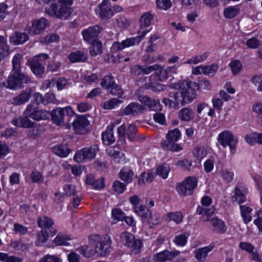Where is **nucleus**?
Instances as JSON below:
<instances>
[{
	"label": "nucleus",
	"instance_id": "8",
	"mask_svg": "<svg viewBox=\"0 0 262 262\" xmlns=\"http://www.w3.org/2000/svg\"><path fill=\"white\" fill-rule=\"evenodd\" d=\"M98 151V147L97 145L83 148L76 152L74 159L78 163H81L87 160H91L95 157Z\"/></svg>",
	"mask_w": 262,
	"mask_h": 262
},
{
	"label": "nucleus",
	"instance_id": "7",
	"mask_svg": "<svg viewBox=\"0 0 262 262\" xmlns=\"http://www.w3.org/2000/svg\"><path fill=\"white\" fill-rule=\"evenodd\" d=\"M148 30L143 31L142 34L136 37H130L123 40L121 42L119 41L114 42L111 48L112 52L115 53L121 51L125 48L138 44L144 37Z\"/></svg>",
	"mask_w": 262,
	"mask_h": 262
},
{
	"label": "nucleus",
	"instance_id": "64",
	"mask_svg": "<svg viewBox=\"0 0 262 262\" xmlns=\"http://www.w3.org/2000/svg\"><path fill=\"white\" fill-rule=\"evenodd\" d=\"M257 217L254 221V224L257 226L259 231L262 232V210L257 212Z\"/></svg>",
	"mask_w": 262,
	"mask_h": 262
},
{
	"label": "nucleus",
	"instance_id": "61",
	"mask_svg": "<svg viewBox=\"0 0 262 262\" xmlns=\"http://www.w3.org/2000/svg\"><path fill=\"white\" fill-rule=\"evenodd\" d=\"M42 262H61V259L55 255H47L41 259Z\"/></svg>",
	"mask_w": 262,
	"mask_h": 262
},
{
	"label": "nucleus",
	"instance_id": "41",
	"mask_svg": "<svg viewBox=\"0 0 262 262\" xmlns=\"http://www.w3.org/2000/svg\"><path fill=\"white\" fill-rule=\"evenodd\" d=\"M207 154V150L204 147H195L193 150V156L199 162H200L202 159L205 157Z\"/></svg>",
	"mask_w": 262,
	"mask_h": 262
},
{
	"label": "nucleus",
	"instance_id": "48",
	"mask_svg": "<svg viewBox=\"0 0 262 262\" xmlns=\"http://www.w3.org/2000/svg\"><path fill=\"white\" fill-rule=\"evenodd\" d=\"M167 216L169 218L170 220L174 221L177 224L181 223L183 220V215L180 212L168 213Z\"/></svg>",
	"mask_w": 262,
	"mask_h": 262
},
{
	"label": "nucleus",
	"instance_id": "59",
	"mask_svg": "<svg viewBox=\"0 0 262 262\" xmlns=\"http://www.w3.org/2000/svg\"><path fill=\"white\" fill-rule=\"evenodd\" d=\"M38 109V106L35 105L34 102H31L29 105H27L26 109L24 111V114L29 115V117L34 113L36 110Z\"/></svg>",
	"mask_w": 262,
	"mask_h": 262
},
{
	"label": "nucleus",
	"instance_id": "39",
	"mask_svg": "<svg viewBox=\"0 0 262 262\" xmlns=\"http://www.w3.org/2000/svg\"><path fill=\"white\" fill-rule=\"evenodd\" d=\"M239 12V9L236 7L230 6L225 9L224 16L227 18H234Z\"/></svg>",
	"mask_w": 262,
	"mask_h": 262
},
{
	"label": "nucleus",
	"instance_id": "50",
	"mask_svg": "<svg viewBox=\"0 0 262 262\" xmlns=\"http://www.w3.org/2000/svg\"><path fill=\"white\" fill-rule=\"evenodd\" d=\"M64 194L67 196L75 195L77 191L76 187L74 185L67 184L63 187Z\"/></svg>",
	"mask_w": 262,
	"mask_h": 262
},
{
	"label": "nucleus",
	"instance_id": "23",
	"mask_svg": "<svg viewBox=\"0 0 262 262\" xmlns=\"http://www.w3.org/2000/svg\"><path fill=\"white\" fill-rule=\"evenodd\" d=\"M115 127L114 123H111L107 126V129L102 134V140L106 145H111L115 141V138L113 133V128Z\"/></svg>",
	"mask_w": 262,
	"mask_h": 262
},
{
	"label": "nucleus",
	"instance_id": "43",
	"mask_svg": "<svg viewBox=\"0 0 262 262\" xmlns=\"http://www.w3.org/2000/svg\"><path fill=\"white\" fill-rule=\"evenodd\" d=\"M119 98H113L106 101L104 103V108L105 109L111 110L118 106L122 102L121 100L119 99Z\"/></svg>",
	"mask_w": 262,
	"mask_h": 262
},
{
	"label": "nucleus",
	"instance_id": "25",
	"mask_svg": "<svg viewBox=\"0 0 262 262\" xmlns=\"http://www.w3.org/2000/svg\"><path fill=\"white\" fill-rule=\"evenodd\" d=\"M213 248V246L210 245L196 249L194 252L195 257L199 261H204L208 253L210 252Z\"/></svg>",
	"mask_w": 262,
	"mask_h": 262
},
{
	"label": "nucleus",
	"instance_id": "51",
	"mask_svg": "<svg viewBox=\"0 0 262 262\" xmlns=\"http://www.w3.org/2000/svg\"><path fill=\"white\" fill-rule=\"evenodd\" d=\"M113 218L117 221H123L125 218V214L120 209H113L112 211Z\"/></svg>",
	"mask_w": 262,
	"mask_h": 262
},
{
	"label": "nucleus",
	"instance_id": "19",
	"mask_svg": "<svg viewBox=\"0 0 262 262\" xmlns=\"http://www.w3.org/2000/svg\"><path fill=\"white\" fill-rule=\"evenodd\" d=\"M96 12L99 13L102 19L110 18L113 15V11L111 8V4L108 0H103L96 8Z\"/></svg>",
	"mask_w": 262,
	"mask_h": 262
},
{
	"label": "nucleus",
	"instance_id": "3",
	"mask_svg": "<svg viewBox=\"0 0 262 262\" xmlns=\"http://www.w3.org/2000/svg\"><path fill=\"white\" fill-rule=\"evenodd\" d=\"M89 241L98 256H104L110 253L111 239L108 235L101 237L99 234H92L89 236Z\"/></svg>",
	"mask_w": 262,
	"mask_h": 262
},
{
	"label": "nucleus",
	"instance_id": "54",
	"mask_svg": "<svg viewBox=\"0 0 262 262\" xmlns=\"http://www.w3.org/2000/svg\"><path fill=\"white\" fill-rule=\"evenodd\" d=\"M28 228L20 224L15 223L14 224L13 230L14 232L19 235H24L28 232Z\"/></svg>",
	"mask_w": 262,
	"mask_h": 262
},
{
	"label": "nucleus",
	"instance_id": "13",
	"mask_svg": "<svg viewBox=\"0 0 262 262\" xmlns=\"http://www.w3.org/2000/svg\"><path fill=\"white\" fill-rule=\"evenodd\" d=\"M170 171V168L166 164H163L157 168L156 172L155 173L145 172L142 173L141 175L142 180H143L144 178L146 180H152L155 178V176L157 175L160 176L162 179H165L168 176V174ZM140 178L139 180H140Z\"/></svg>",
	"mask_w": 262,
	"mask_h": 262
},
{
	"label": "nucleus",
	"instance_id": "53",
	"mask_svg": "<svg viewBox=\"0 0 262 262\" xmlns=\"http://www.w3.org/2000/svg\"><path fill=\"white\" fill-rule=\"evenodd\" d=\"M229 65L234 75L237 74L240 71L242 67L241 62L238 60L232 61Z\"/></svg>",
	"mask_w": 262,
	"mask_h": 262
},
{
	"label": "nucleus",
	"instance_id": "57",
	"mask_svg": "<svg viewBox=\"0 0 262 262\" xmlns=\"http://www.w3.org/2000/svg\"><path fill=\"white\" fill-rule=\"evenodd\" d=\"M85 183L96 190L101 189L104 187V181H85Z\"/></svg>",
	"mask_w": 262,
	"mask_h": 262
},
{
	"label": "nucleus",
	"instance_id": "45",
	"mask_svg": "<svg viewBox=\"0 0 262 262\" xmlns=\"http://www.w3.org/2000/svg\"><path fill=\"white\" fill-rule=\"evenodd\" d=\"M188 236L189 234L188 233L179 234L174 237L173 242L177 245L184 246L187 243Z\"/></svg>",
	"mask_w": 262,
	"mask_h": 262
},
{
	"label": "nucleus",
	"instance_id": "42",
	"mask_svg": "<svg viewBox=\"0 0 262 262\" xmlns=\"http://www.w3.org/2000/svg\"><path fill=\"white\" fill-rule=\"evenodd\" d=\"M110 94L113 95L117 96L118 98H122L124 91L121 86L116 83L115 85L107 90Z\"/></svg>",
	"mask_w": 262,
	"mask_h": 262
},
{
	"label": "nucleus",
	"instance_id": "49",
	"mask_svg": "<svg viewBox=\"0 0 262 262\" xmlns=\"http://www.w3.org/2000/svg\"><path fill=\"white\" fill-rule=\"evenodd\" d=\"M176 165L184 169L190 170L192 166V161L187 159H183L177 162Z\"/></svg>",
	"mask_w": 262,
	"mask_h": 262
},
{
	"label": "nucleus",
	"instance_id": "62",
	"mask_svg": "<svg viewBox=\"0 0 262 262\" xmlns=\"http://www.w3.org/2000/svg\"><path fill=\"white\" fill-rule=\"evenodd\" d=\"M218 66L216 64H211L207 66H203V73L204 74H211L217 71Z\"/></svg>",
	"mask_w": 262,
	"mask_h": 262
},
{
	"label": "nucleus",
	"instance_id": "6",
	"mask_svg": "<svg viewBox=\"0 0 262 262\" xmlns=\"http://www.w3.org/2000/svg\"><path fill=\"white\" fill-rule=\"evenodd\" d=\"M49 55L47 54H39L34 56L32 59L28 61L32 73L37 77L41 78L45 72L43 62L48 59Z\"/></svg>",
	"mask_w": 262,
	"mask_h": 262
},
{
	"label": "nucleus",
	"instance_id": "31",
	"mask_svg": "<svg viewBox=\"0 0 262 262\" xmlns=\"http://www.w3.org/2000/svg\"><path fill=\"white\" fill-rule=\"evenodd\" d=\"M37 223L38 226L41 228L50 229L54 225L52 220L46 216L38 217Z\"/></svg>",
	"mask_w": 262,
	"mask_h": 262
},
{
	"label": "nucleus",
	"instance_id": "32",
	"mask_svg": "<svg viewBox=\"0 0 262 262\" xmlns=\"http://www.w3.org/2000/svg\"><path fill=\"white\" fill-rule=\"evenodd\" d=\"M179 117L183 121H189L193 118V113L191 109L185 107L180 111Z\"/></svg>",
	"mask_w": 262,
	"mask_h": 262
},
{
	"label": "nucleus",
	"instance_id": "2",
	"mask_svg": "<svg viewBox=\"0 0 262 262\" xmlns=\"http://www.w3.org/2000/svg\"><path fill=\"white\" fill-rule=\"evenodd\" d=\"M73 0H59L58 3H52L45 7L46 14L61 19H67L71 14Z\"/></svg>",
	"mask_w": 262,
	"mask_h": 262
},
{
	"label": "nucleus",
	"instance_id": "30",
	"mask_svg": "<svg viewBox=\"0 0 262 262\" xmlns=\"http://www.w3.org/2000/svg\"><path fill=\"white\" fill-rule=\"evenodd\" d=\"M211 222L214 227V231L222 234L226 231V225L222 220L218 219H213L211 220Z\"/></svg>",
	"mask_w": 262,
	"mask_h": 262
},
{
	"label": "nucleus",
	"instance_id": "22",
	"mask_svg": "<svg viewBox=\"0 0 262 262\" xmlns=\"http://www.w3.org/2000/svg\"><path fill=\"white\" fill-rule=\"evenodd\" d=\"M29 38V35L26 33L16 31L10 36V42L14 45H21Z\"/></svg>",
	"mask_w": 262,
	"mask_h": 262
},
{
	"label": "nucleus",
	"instance_id": "55",
	"mask_svg": "<svg viewBox=\"0 0 262 262\" xmlns=\"http://www.w3.org/2000/svg\"><path fill=\"white\" fill-rule=\"evenodd\" d=\"M49 234L47 231L41 230L37 234V243L38 244H42L45 243L48 239Z\"/></svg>",
	"mask_w": 262,
	"mask_h": 262
},
{
	"label": "nucleus",
	"instance_id": "58",
	"mask_svg": "<svg viewBox=\"0 0 262 262\" xmlns=\"http://www.w3.org/2000/svg\"><path fill=\"white\" fill-rule=\"evenodd\" d=\"M154 120L162 125L166 124V119L165 115L161 113H156L154 115Z\"/></svg>",
	"mask_w": 262,
	"mask_h": 262
},
{
	"label": "nucleus",
	"instance_id": "4",
	"mask_svg": "<svg viewBox=\"0 0 262 262\" xmlns=\"http://www.w3.org/2000/svg\"><path fill=\"white\" fill-rule=\"evenodd\" d=\"M74 115V112L70 106L63 108L57 107L50 112V116L53 123L58 126L69 124L70 117Z\"/></svg>",
	"mask_w": 262,
	"mask_h": 262
},
{
	"label": "nucleus",
	"instance_id": "60",
	"mask_svg": "<svg viewBox=\"0 0 262 262\" xmlns=\"http://www.w3.org/2000/svg\"><path fill=\"white\" fill-rule=\"evenodd\" d=\"M65 199V194L61 193L60 192L56 191L54 193V196L53 197V200L54 202L57 204L62 203Z\"/></svg>",
	"mask_w": 262,
	"mask_h": 262
},
{
	"label": "nucleus",
	"instance_id": "20",
	"mask_svg": "<svg viewBox=\"0 0 262 262\" xmlns=\"http://www.w3.org/2000/svg\"><path fill=\"white\" fill-rule=\"evenodd\" d=\"M180 252L179 251H169L164 250L154 255V257L159 262H165L166 261L172 260L173 258L179 255Z\"/></svg>",
	"mask_w": 262,
	"mask_h": 262
},
{
	"label": "nucleus",
	"instance_id": "27",
	"mask_svg": "<svg viewBox=\"0 0 262 262\" xmlns=\"http://www.w3.org/2000/svg\"><path fill=\"white\" fill-rule=\"evenodd\" d=\"M119 177L122 180H133L135 178L134 173L129 167H123L120 170Z\"/></svg>",
	"mask_w": 262,
	"mask_h": 262
},
{
	"label": "nucleus",
	"instance_id": "33",
	"mask_svg": "<svg viewBox=\"0 0 262 262\" xmlns=\"http://www.w3.org/2000/svg\"><path fill=\"white\" fill-rule=\"evenodd\" d=\"M50 117V112L43 111V110H38L35 111V112L32 114V115L30 116V118L31 119L36 120L39 121L41 120H46L49 119Z\"/></svg>",
	"mask_w": 262,
	"mask_h": 262
},
{
	"label": "nucleus",
	"instance_id": "63",
	"mask_svg": "<svg viewBox=\"0 0 262 262\" xmlns=\"http://www.w3.org/2000/svg\"><path fill=\"white\" fill-rule=\"evenodd\" d=\"M239 246L242 250L249 253H251L254 249V247L249 243L241 242L239 243Z\"/></svg>",
	"mask_w": 262,
	"mask_h": 262
},
{
	"label": "nucleus",
	"instance_id": "17",
	"mask_svg": "<svg viewBox=\"0 0 262 262\" xmlns=\"http://www.w3.org/2000/svg\"><path fill=\"white\" fill-rule=\"evenodd\" d=\"M33 93L31 88H26L20 93L12 98L11 103L14 105H20L27 102Z\"/></svg>",
	"mask_w": 262,
	"mask_h": 262
},
{
	"label": "nucleus",
	"instance_id": "29",
	"mask_svg": "<svg viewBox=\"0 0 262 262\" xmlns=\"http://www.w3.org/2000/svg\"><path fill=\"white\" fill-rule=\"evenodd\" d=\"M87 55L81 51L72 52L69 56V59L72 62H83L87 59Z\"/></svg>",
	"mask_w": 262,
	"mask_h": 262
},
{
	"label": "nucleus",
	"instance_id": "40",
	"mask_svg": "<svg viewBox=\"0 0 262 262\" xmlns=\"http://www.w3.org/2000/svg\"><path fill=\"white\" fill-rule=\"evenodd\" d=\"M70 239L69 235L58 234L54 239V242L56 245H69L68 241Z\"/></svg>",
	"mask_w": 262,
	"mask_h": 262
},
{
	"label": "nucleus",
	"instance_id": "9",
	"mask_svg": "<svg viewBox=\"0 0 262 262\" xmlns=\"http://www.w3.org/2000/svg\"><path fill=\"white\" fill-rule=\"evenodd\" d=\"M102 30V28L99 25L91 26L83 30L82 31V35L84 40L89 43L97 41Z\"/></svg>",
	"mask_w": 262,
	"mask_h": 262
},
{
	"label": "nucleus",
	"instance_id": "24",
	"mask_svg": "<svg viewBox=\"0 0 262 262\" xmlns=\"http://www.w3.org/2000/svg\"><path fill=\"white\" fill-rule=\"evenodd\" d=\"M160 220V216L158 213H155L152 214L150 210L147 209L146 214L143 216L142 222H146L149 225L154 226L158 225Z\"/></svg>",
	"mask_w": 262,
	"mask_h": 262
},
{
	"label": "nucleus",
	"instance_id": "28",
	"mask_svg": "<svg viewBox=\"0 0 262 262\" xmlns=\"http://www.w3.org/2000/svg\"><path fill=\"white\" fill-rule=\"evenodd\" d=\"M244 192H246V190H241L239 187L236 186L234 189V195L232 197V201L236 202L238 204L245 202L246 198Z\"/></svg>",
	"mask_w": 262,
	"mask_h": 262
},
{
	"label": "nucleus",
	"instance_id": "46",
	"mask_svg": "<svg viewBox=\"0 0 262 262\" xmlns=\"http://www.w3.org/2000/svg\"><path fill=\"white\" fill-rule=\"evenodd\" d=\"M59 37L56 34H50L40 39V42L46 44L57 41Z\"/></svg>",
	"mask_w": 262,
	"mask_h": 262
},
{
	"label": "nucleus",
	"instance_id": "26",
	"mask_svg": "<svg viewBox=\"0 0 262 262\" xmlns=\"http://www.w3.org/2000/svg\"><path fill=\"white\" fill-rule=\"evenodd\" d=\"M52 151L60 157H66L71 151L66 144H58L53 147Z\"/></svg>",
	"mask_w": 262,
	"mask_h": 262
},
{
	"label": "nucleus",
	"instance_id": "5",
	"mask_svg": "<svg viewBox=\"0 0 262 262\" xmlns=\"http://www.w3.org/2000/svg\"><path fill=\"white\" fill-rule=\"evenodd\" d=\"M181 137V133L177 128L169 130L166 135V140L163 141L161 144L163 149L171 151H178L182 149V147L176 142Z\"/></svg>",
	"mask_w": 262,
	"mask_h": 262
},
{
	"label": "nucleus",
	"instance_id": "1",
	"mask_svg": "<svg viewBox=\"0 0 262 262\" xmlns=\"http://www.w3.org/2000/svg\"><path fill=\"white\" fill-rule=\"evenodd\" d=\"M170 87L180 90L179 92H170L168 96L174 99L176 103H180L182 106L191 102L196 98V90H199L198 83L190 80L172 83Z\"/></svg>",
	"mask_w": 262,
	"mask_h": 262
},
{
	"label": "nucleus",
	"instance_id": "16",
	"mask_svg": "<svg viewBox=\"0 0 262 262\" xmlns=\"http://www.w3.org/2000/svg\"><path fill=\"white\" fill-rule=\"evenodd\" d=\"M73 129L75 133L85 134L88 132L86 127L89 125V121L84 116H79L72 122Z\"/></svg>",
	"mask_w": 262,
	"mask_h": 262
},
{
	"label": "nucleus",
	"instance_id": "12",
	"mask_svg": "<svg viewBox=\"0 0 262 262\" xmlns=\"http://www.w3.org/2000/svg\"><path fill=\"white\" fill-rule=\"evenodd\" d=\"M145 109L142 104L133 102L129 103L120 113L122 116H135L143 113Z\"/></svg>",
	"mask_w": 262,
	"mask_h": 262
},
{
	"label": "nucleus",
	"instance_id": "18",
	"mask_svg": "<svg viewBox=\"0 0 262 262\" xmlns=\"http://www.w3.org/2000/svg\"><path fill=\"white\" fill-rule=\"evenodd\" d=\"M48 26V20L45 18L41 17L38 19H34L32 21V26L28 32L32 35L39 34Z\"/></svg>",
	"mask_w": 262,
	"mask_h": 262
},
{
	"label": "nucleus",
	"instance_id": "36",
	"mask_svg": "<svg viewBox=\"0 0 262 262\" xmlns=\"http://www.w3.org/2000/svg\"><path fill=\"white\" fill-rule=\"evenodd\" d=\"M154 15L150 12L144 13L140 17L141 26L147 27L150 25L151 21L154 19Z\"/></svg>",
	"mask_w": 262,
	"mask_h": 262
},
{
	"label": "nucleus",
	"instance_id": "34",
	"mask_svg": "<svg viewBox=\"0 0 262 262\" xmlns=\"http://www.w3.org/2000/svg\"><path fill=\"white\" fill-rule=\"evenodd\" d=\"M116 83L114 77L110 74L102 79L100 85L107 90Z\"/></svg>",
	"mask_w": 262,
	"mask_h": 262
},
{
	"label": "nucleus",
	"instance_id": "47",
	"mask_svg": "<svg viewBox=\"0 0 262 262\" xmlns=\"http://www.w3.org/2000/svg\"><path fill=\"white\" fill-rule=\"evenodd\" d=\"M156 5L158 9L167 10L171 7L170 0H156Z\"/></svg>",
	"mask_w": 262,
	"mask_h": 262
},
{
	"label": "nucleus",
	"instance_id": "10",
	"mask_svg": "<svg viewBox=\"0 0 262 262\" xmlns=\"http://www.w3.org/2000/svg\"><path fill=\"white\" fill-rule=\"evenodd\" d=\"M218 142L223 147L228 145L231 150L235 149L237 140L229 130L221 133L218 136Z\"/></svg>",
	"mask_w": 262,
	"mask_h": 262
},
{
	"label": "nucleus",
	"instance_id": "14",
	"mask_svg": "<svg viewBox=\"0 0 262 262\" xmlns=\"http://www.w3.org/2000/svg\"><path fill=\"white\" fill-rule=\"evenodd\" d=\"M159 68L160 67L157 64L149 66L135 64L130 68V73L134 76H138L141 74L148 75Z\"/></svg>",
	"mask_w": 262,
	"mask_h": 262
},
{
	"label": "nucleus",
	"instance_id": "38",
	"mask_svg": "<svg viewBox=\"0 0 262 262\" xmlns=\"http://www.w3.org/2000/svg\"><path fill=\"white\" fill-rule=\"evenodd\" d=\"M90 48V53L92 56H96L101 54L102 52V43L98 41H95L92 43Z\"/></svg>",
	"mask_w": 262,
	"mask_h": 262
},
{
	"label": "nucleus",
	"instance_id": "52",
	"mask_svg": "<svg viewBox=\"0 0 262 262\" xmlns=\"http://www.w3.org/2000/svg\"><path fill=\"white\" fill-rule=\"evenodd\" d=\"M113 188V190L118 193H122L126 188V184L121 181H114Z\"/></svg>",
	"mask_w": 262,
	"mask_h": 262
},
{
	"label": "nucleus",
	"instance_id": "37",
	"mask_svg": "<svg viewBox=\"0 0 262 262\" xmlns=\"http://www.w3.org/2000/svg\"><path fill=\"white\" fill-rule=\"evenodd\" d=\"M137 127L134 124H129L126 130L127 138L130 141L139 140V137H137Z\"/></svg>",
	"mask_w": 262,
	"mask_h": 262
},
{
	"label": "nucleus",
	"instance_id": "35",
	"mask_svg": "<svg viewBox=\"0 0 262 262\" xmlns=\"http://www.w3.org/2000/svg\"><path fill=\"white\" fill-rule=\"evenodd\" d=\"M240 209L241 211V215L244 223L245 224L248 223L252 219V217L250 215L252 209L245 205H241Z\"/></svg>",
	"mask_w": 262,
	"mask_h": 262
},
{
	"label": "nucleus",
	"instance_id": "21",
	"mask_svg": "<svg viewBox=\"0 0 262 262\" xmlns=\"http://www.w3.org/2000/svg\"><path fill=\"white\" fill-rule=\"evenodd\" d=\"M29 115L24 114L21 117L14 119L12 123L16 126L23 128H29L34 126V122L31 121L29 119Z\"/></svg>",
	"mask_w": 262,
	"mask_h": 262
},
{
	"label": "nucleus",
	"instance_id": "56",
	"mask_svg": "<svg viewBox=\"0 0 262 262\" xmlns=\"http://www.w3.org/2000/svg\"><path fill=\"white\" fill-rule=\"evenodd\" d=\"M134 211L139 215H140L142 219H143L144 214H146V210L147 209L146 206L144 205H136L133 207Z\"/></svg>",
	"mask_w": 262,
	"mask_h": 262
},
{
	"label": "nucleus",
	"instance_id": "15",
	"mask_svg": "<svg viewBox=\"0 0 262 262\" xmlns=\"http://www.w3.org/2000/svg\"><path fill=\"white\" fill-rule=\"evenodd\" d=\"M197 181H182L178 183L176 190L182 196L190 195L192 191L196 187Z\"/></svg>",
	"mask_w": 262,
	"mask_h": 262
},
{
	"label": "nucleus",
	"instance_id": "11",
	"mask_svg": "<svg viewBox=\"0 0 262 262\" xmlns=\"http://www.w3.org/2000/svg\"><path fill=\"white\" fill-rule=\"evenodd\" d=\"M122 242L134 251L138 250L141 248L142 242L139 239H135L134 235L129 232H124L121 235Z\"/></svg>",
	"mask_w": 262,
	"mask_h": 262
},
{
	"label": "nucleus",
	"instance_id": "44",
	"mask_svg": "<svg viewBox=\"0 0 262 262\" xmlns=\"http://www.w3.org/2000/svg\"><path fill=\"white\" fill-rule=\"evenodd\" d=\"M117 133L118 135V142H121L122 145H125V134H126V128L125 125L123 124L118 127L117 129Z\"/></svg>",
	"mask_w": 262,
	"mask_h": 262
}]
</instances>
